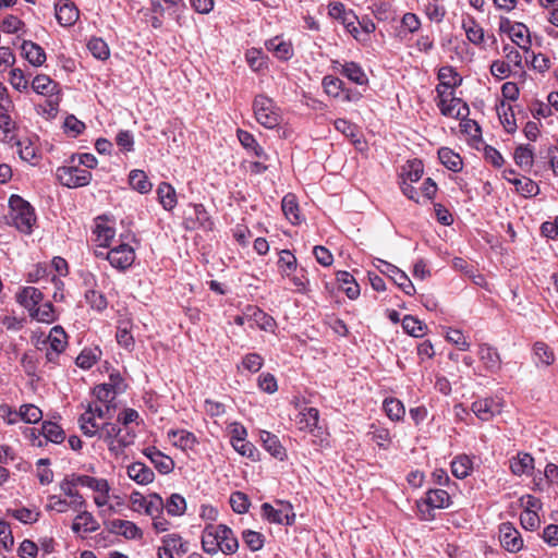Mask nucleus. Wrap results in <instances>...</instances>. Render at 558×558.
<instances>
[{
    "label": "nucleus",
    "instance_id": "4",
    "mask_svg": "<svg viewBox=\"0 0 558 558\" xmlns=\"http://www.w3.org/2000/svg\"><path fill=\"white\" fill-rule=\"evenodd\" d=\"M76 155H72L68 165L58 167L56 178L59 183L69 189L86 186L92 181V172L75 165Z\"/></svg>",
    "mask_w": 558,
    "mask_h": 558
},
{
    "label": "nucleus",
    "instance_id": "48",
    "mask_svg": "<svg viewBox=\"0 0 558 558\" xmlns=\"http://www.w3.org/2000/svg\"><path fill=\"white\" fill-rule=\"evenodd\" d=\"M533 350L537 360V364L539 363L544 366H549L555 362L554 351L545 342H535Z\"/></svg>",
    "mask_w": 558,
    "mask_h": 558
},
{
    "label": "nucleus",
    "instance_id": "24",
    "mask_svg": "<svg viewBox=\"0 0 558 558\" xmlns=\"http://www.w3.org/2000/svg\"><path fill=\"white\" fill-rule=\"evenodd\" d=\"M533 468L534 458L530 453L520 452L515 458L510 460V470L517 476L529 473Z\"/></svg>",
    "mask_w": 558,
    "mask_h": 558
},
{
    "label": "nucleus",
    "instance_id": "44",
    "mask_svg": "<svg viewBox=\"0 0 558 558\" xmlns=\"http://www.w3.org/2000/svg\"><path fill=\"white\" fill-rule=\"evenodd\" d=\"M143 509L149 517L161 514L165 509V502L157 493L149 494L147 500H142Z\"/></svg>",
    "mask_w": 558,
    "mask_h": 558
},
{
    "label": "nucleus",
    "instance_id": "5",
    "mask_svg": "<svg viewBox=\"0 0 558 558\" xmlns=\"http://www.w3.org/2000/svg\"><path fill=\"white\" fill-rule=\"evenodd\" d=\"M253 111L256 121L266 129H275L280 124L279 108L271 98L265 95H257L254 98Z\"/></svg>",
    "mask_w": 558,
    "mask_h": 558
},
{
    "label": "nucleus",
    "instance_id": "26",
    "mask_svg": "<svg viewBox=\"0 0 558 558\" xmlns=\"http://www.w3.org/2000/svg\"><path fill=\"white\" fill-rule=\"evenodd\" d=\"M157 195L159 203L165 210H172L177 205V194L174 187L167 183L161 182L157 187Z\"/></svg>",
    "mask_w": 558,
    "mask_h": 558
},
{
    "label": "nucleus",
    "instance_id": "25",
    "mask_svg": "<svg viewBox=\"0 0 558 558\" xmlns=\"http://www.w3.org/2000/svg\"><path fill=\"white\" fill-rule=\"evenodd\" d=\"M248 315L251 320V326L255 324L257 327H259L262 330L265 331H274V328L276 327L275 319L266 314L264 311H262L258 307H248Z\"/></svg>",
    "mask_w": 558,
    "mask_h": 558
},
{
    "label": "nucleus",
    "instance_id": "42",
    "mask_svg": "<svg viewBox=\"0 0 558 558\" xmlns=\"http://www.w3.org/2000/svg\"><path fill=\"white\" fill-rule=\"evenodd\" d=\"M472 470V461L465 456L456 457L451 462V472L457 478H465Z\"/></svg>",
    "mask_w": 558,
    "mask_h": 558
},
{
    "label": "nucleus",
    "instance_id": "6",
    "mask_svg": "<svg viewBox=\"0 0 558 558\" xmlns=\"http://www.w3.org/2000/svg\"><path fill=\"white\" fill-rule=\"evenodd\" d=\"M436 92L439 98L437 106L441 114L454 119H464L469 116L470 109L468 104L461 98L456 97L453 90L447 92L436 88Z\"/></svg>",
    "mask_w": 558,
    "mask_h": 558
},
{
    "label": "nucleus",
    "instance_id": "47",
    "mask_svg": "<svg viewBox=\"0 0 558 558\" xmlns=\"http://www.w3.org/2000/svg\"><path fill=\"white\" fill-rule=\"evenodd\" d=\"M57 84L45 74L36 75L32 82L34 92L40 95H52Z\"/></svg>",
    "mask_w": 558,
    "mask_h": 558
},
{
    "label": "nucleus",
    "instance_id": "56",
    "mask_svg": "<svg viewBox=\"0 0 558 558\" xmlns=\"http://www.w3.org/2000/svg\"><path fill=\"white\" fill-rule=\"evenodd\" d=\"M323 87L328 96L340 99L343 92V82L335 76H325L323 80Z\"/></svg>",
    "mask_w": 558,
    "mask_h": 558
},
{
    "label": "nucleus",
    "instance_id": "12",
    "mask_svg": "<svg viewBox=\"0 0 558 558\" xmlns=\"http://www.w3.org/2000/svg\"><path fill=\"white\" fill-rule=\"evenodd\" d=\"M54 10L56 19L61 26H72L78 20L80 11L71 0H58Z\"/></svg>",
    "mask_w": 558,
    "mask_h": 558
},
{
    "label": "nucleus",
    "instance_id": "23",
    "mask_svg": "<svg viewBox=\"0 0 558 558\" xmlns=\"http://www.w3.org/2000/svg\"><path fill=\"white\" fill-rule=\"evenodd\" d=\"M238 138L241 143V145L250 153H252L254 156L267 159L268 156L266 155L264 148L257 143L254 135L251 134L247 131L239 129L236 132Z\"/></svg>",
    "mask_w": 558,
    "mask_h": 558
},
{
    "label": "nucleus",
    "instance_id": "3",
    "mask_svg": "<svg viewBox=\"0 0 558 558\" xmlns=\"http://www.w3.org/2000/svg\"><path fill=\"white\" fill-rule=\"evenodd\" d=\"M96 436L108 444V448L111 452L119 454L124 448L133 444L135 433L128 428L123 432L118 424L107 422L98 427V434Z\"/></svg>",
    "mask_w": 558,
    "mask_h": 558
},
{
    "label": "nucleus",
    "instance_id": "55",
    "mask_svg": "<svg viewBox=\"0 0 558 558\" xmlns=\"http://www.w3.org/2000/svg\"><path fill=\"white\" fill-rule=\"evenodd\" d=\"M19 415L25 423L35 424L41 420L43 412L34 404H23L20 408Z\"/></svg>",
    "mask_w": 558,
    "mask_h": 558
},
{
    "label": "nucleus",
    "instance_id": "33",
    "mask_svg": "<svg viewBox=\"0 0 558 558\" xmlns=\"http://www.w3.org/2000/svg\"><path fill=\"white\" fill-rule=\"evenodd\" d=\"M337 280L349 299L354 300L360 295V287L351 274L338 271Z\"/></svg>",
    "mask_w": 558,
    "mask_h": 558
},
{
    "label": "nucleus",
    "instance_id": "19",
    "mask_svg": "<svg viewBox=\"0 0 558 558\" xmlns=\"http://www.w3.org/2000/svg\"><path fill=\"white\" fill-rule=\"evenodd\" d=\"M43 292L35 287H24L17 294L16 301L29 313L33 312L43 301Z\"/></svg>",
    "mask_w": 558,
    "mask_h": 558
},
{
    "label": "nucleus",
    "instance_id": "45",
    "mask_svg": "<svg viewBox=\"0 0 558 558\" xmlns=\"http://www.w3.org/2000/svg\"><path fill=\"white\" fill-rule=\"evenodd\" d=\"M403 330L412 337L420 338L425 335L427 326L412 315H405L402 319Z\"/></svg>",
    "mask_w": 558,
    "mask_h": 558
},
{
    "label": "nucleus",
    "instance_id": "34",
    "mask_svg": "<svg viewBox=\"0 0 558 558\" xmlns=\"http://www.w3.org/2000/svg\"><path fill=\"white\" fill-rule=\"evenodd\" d=\"M515 163L524 169L531 170L534 163V151L531 145H519L513 155Z\"/></svg>",
    "mask_w": 558,
    "mask_h": 558
},
{
    "label": "nucleus",
    "instance_id": "36",
    "mask_svg": "<svg viewBox=\"0 0 558 558\" xmlns=\"http://www.w3.org/2000/svg\"><path fill=\"white\" fill-rule=\"evenodd\" d=\"M266 48L281 60H288L292 56L291 45L279 37L267 40Z\"/></svg>",
    "mask_w": 558,
    "mask_h": 558
},
{
    "label": "nucleus",
    "instance_id": "59",
    "mask_svg": "<svg viewBox=\"0 0 558 558\" xmlns=\"http://www.w3.org/2000/svg\"><path fill=\"white\" fill-rule=\"evenodd\" d=\"M77 512L76 520H80L83 523V532L93 533L99 529V524L94 518V515L86 510V508H81L80 510H74Z\"/></svg>",
    "mask_w": 558,
    "mask_h": 558
},
{
    "label": "nucleus",
    "instance_id": "39",
    "mask_svg": "<svg viewBox=\"0 0 558 558\" xmlns=\"http://www.w3.org/2000/svg\"><path fill=\"white\" fill-rule=\"evenodd\" d=\"M92 490L96 493L94 502L97 507L101 508L108 504L110 485L107 480L96 477Z\"/></svg>",
    "mask_w": 558,
    "mask_h": 558
},
{
    "label": "nucleus",
    "instance_id": "40",
    "mask_svg": "<svg viewBox=\"0 0 558 558\" xmlns=\"http://www.w3.org/2000/svg\"><path fill=\"white\" fill-rule=\"evenodd\" d=\"M165 509L169 515L180 517L185 513L186 501L185 498L180 494H172L165 502Z\"/></svg>",
    "mask_w": 558,
    "mask_h": 558
},
{
    "label": "nucleus",
    "instance_id": "63",
    "mask_svg": "<svg viewBox=\"0 0 558 558\" xmlns=\"http://www.w3.org/2000/svg\"><path fill=\"white\" fill-rule=\"evenodd\" d=\"M97 240L100 241V246L109 247L110 242L113 240L116 230L104 223H97L95 231Z\"/></svg>",
    "mask_w": 558,
    "mask_h": 558
},
{
    "label": "nucleus",
    "instance_id": "13",
    "mask_svg": "<svg viewBox=\"0 0 558 558\" xmlns=\"http://www.w3.org/2000/svg\"><path fill=\"white\" fill-rule=\"evenodd\" d=\"M84 283L85 286L89 287V289H87L84 294L86 303L90 306L92 310L99 313L104 312L108 306V301L102 292L93 288L96 284L94 275L88 274L84 278Z\"/></svg>",
    "mask_w": 558,
    "mask_h": 558
},
{
    "label": "nucleus",
    "instance_id": "35",
    "mask_svg": "<svg viewBox=\"0 0 558 558\" xmlns=\"http://www.w3.org/2000/svg\"><path fill=\"white\" fill-rule=\"evenodd\" d=\"M341 73L357 85H365L368 82L366 73L355 62H347L343 64Z\"/></svg>",
    "mask_w": 558,
    "mask_h": 558
},
{
    "label": "nucleus",
    "instance_id": "27",
    "mask_svg": "<svg viewBox=\"0 0 558 558\" xmlns=\"http://www.w3.org/2000/svg\"><path fill=\"white\" fill-rule=\"evenodd\" d=\"M478 355L488 371L495 372L500 368V356L495 348L482 344L480 345Z\"/></svg>",
    "mask_w": 558,
    "mask_h": 558
},
{
    "label": "nucleus",
    "instance_id": "20",
    "mask_svg": "<svg viewBox=\"0 0 558 558\" xmlns=\"http://www.w3.org/2000/svg\"><path fill=\"white\" fill-rule=\"evenodd\" d=\"M126 473L131 480L140 485H148L155 478L154 471L148 465L140 461L130 464Z\"/></svg>",
    "mask_w": 558,
    "mask_h": 558
},
{
    "label": "nucleus",
    "instance_id": "22",
    "mask_svg": "<svg viewBox=\"0 0 558 558\" xmlns=\"http://www.w3.org/2000/svg\"><path fill=\"white\" fill-rule=\"evenodd\" d=\"M438 78L440 83L436 88H440L444 90H453L454 87L460 86L462 83V77L456 72L452 66H442L438 71Z\"/></svg>",
    "mask_w": 558,
    "mask_h": 558
},
{
    "label": "nucleus",
    "instance_id": "60",
    "mask_svg": "<svg viewBox=\"0 0 558 558\" xmlns=\"http://www.w3.org/2000/svg\"><path fill=\"white\" fill-rule=\"evenodd\" d=\"M424 172V167L421 160L414 159L409 161L403 173V180H409L410 182H417Z\"/></svg>",
    "mask_w": 558,
    "mask_h": 558
},
{
    "label": "nucleus",
    "instance_id": "30",
    "mask_svg": "<svg viewBox=\"0 0 558 558\" xmlns=\"http://www.w3.org/2000/svg\"><path fill=\"white\" fill-rule=\"evenodd\" d=\"M129 183L133 190L141 194H147L151 191L153 184L143 170L134 169L129 174Z\"/></svg>",
    "mask_w": 558,
    "mask_h": 558
},
{
    "label": "nucleus",
    "instance_id": "50",
    "mask_svg": "<svg viewBox=\"0 0 558 558\" xmlns=\"http://www.w3.org/2000/svg\"><path fill=\"white\" fill-rule=\"evenodd\" d=\"M278 267L283 276H291L296 270V258L289 250L279 253Z\"/></svg>",
    "mask_w": 558,
    "mask_h": 558
},
{
    "label": "nucleus",
    "instance_id": "18",
    "mask_svg": "<svg viewBox=\"0 0 558 558\" xmlns=\"http://www.w3.org/2000/svg\"><path fill=\"white\" fill-rule=\"evenodd\" d=\"M143 453L150 460V462L161 474H169L174 468L173 460L170 457L163 454L156 447H147L144 449Z\"/></svg>",
    "mask_w": 558,
    "mask_h": 558
},
{
    "label": "nucleus",
    "instance_id": "1",
    "mask_svg": "<svg viewBox=\"0 0 558 558\" xmlns=\"http://www.w3.org/2000/svg\"><path fill=\"white\" fill-rule=\"evenodd\" d=\"M202 548L209 555H216L218 551L232 555L239 548V541L228 525L209 523L202 533Z\"/></svg>",
    "mask_w": 558,
    "mask_h": 558
},
{
    "label": "nucleus",
    "instance_id": "57",
    "mask_svg": "<svg viewBox=\"0 0 558 558\" xmlns=\"http://www.w3.org/2000/svg\"><path fill=\"white\" fill-rule=\"evenodd\" d=\"M242 538L246 546L252 551H257L263 548L265 537L262 533L253 531V530H244L242 532Z\"/></svg>",
    "mask_w": 558,
    "mask_h": 558
},
{
    "label": "nucleus",
    "instance_id": "38",
    "mask_svg": "<svg viewBox=\"0 0 558 558\" xmlns=\"http://www.w3.org/2000/svg\"><path fill=\"white\" fill-rule=\"evenodd\" d=\"M41 434L47 441L54 444H61L65 438L64 430L61 428V426L51 421H45L43 423Z\"/></svg>",
    "mask_w": 558,
    "mask_h": 558
},
{
    "label": "nucleus",
    "instance_id": "43",
    "mask_svg": "<svg viewBox=\"0 0 558 558\" xmlns=\"http://www.w3.org/2000/svg\"><path fill=\"white\" fill-rule=\"evenodd\" d=\"M509 37L515 45L525 50H529L531 45L529 28L523 23H514V28H512Z\"/></svg>",
    "mask_w": 558,
    "mask_h": 558
},
{
    "label": "nucleus",
    "instance_id": "9",
    "mask_svg": "<svg viewBox=\"0 0 558 558\" xmlns=\"http://www.w3.org/2000/svg\"><path fill=\"white\" fill-rule=\"evenodd\" d=\"M135 257L134 248L124 242L110 248L109 252L106 253V259L113 268L120 271H124L130 268L133 265Z\"/></svg>",
    "mask_w": 558,
    "mask_h": 558
},
{
    "label": "nucleus",
    "instance_id": "31",
    "mask_svg": "<svg viewBox=\"0 0 558 558\" xmlns=\"http://www.w3.org/2000/svg\"><path fill=\"white\" fill-rule=\"evenodd\" d=\"M168 437L173 439L174 446L186 450V449H193V447L197 444V439L195 435L191 432L181 429V430H174L170 429L168 432Z\"/></svg>",
    "mask_w": 558,
    "mask_h": 558
},
{
    "label": "nucleus",
    "instance_id": "28",
    "mask_svg": "<svg viewBox=\"0 0 558 558\" xmlns=\"http://www.w3.org/2000/svg\"><path fill=\"white\" fill-rule=\"evenodd\" d=\"M438 158L440 162L449 170L459 172L462 170V159L459 154L454 153L448 147H441L438 150Z\"/></svg>",
    "mask_w": 558,
    "mask_h": 558
},
{
    "label": "nucleus",
    "instance_id": "15",
    "mask_svg": "<svg viewBox=\"0 0 558 558\" xmlns=\"http://www.w3.org/2000/svg\"><path fill=\"white\" fill-rule=\"evenodd\" d=\"M259 439L264 449L269 452L271 457L279 461H283L287 458V451L277 435L267 430H260Z\"/></svg>",
    "mask_w": 558,
    "mask_h": 558
},
{
    "label": "nucleus",
    "instance_id": "54",
    "mask_svg": "<svg viewBox=\"0 0 558 558\" xmlns=\"http://www.w3.org/2000/svg\"><path fill=\"white\" fill-rule=\"evenodd\" d=\"M49 349L63 351L66 344V335L61 326H54L48 337Z\"/></svg>",
    "mask_w": 558,
    "mask_h": 558
},
{
    "label": "nucleus",
    "instance_id": "52",
    "mask_svg": "<svg viewBox=\"0 0 558 558\" xmlns=\"http://www.w3.org/2000/svg\"><path fill=\"white\" fill-rule=\"evenodd\" d=\"M45 508L47 511H56L58 513H64L69 509L74 511V506L71 501L58 495L48 496V502Z\"/></svg>",
    "mask_w": 558,
    "mask_h": 558
},
{
    "label": "nucleus",
    "instance_id": "62",
    "mask_svg": "<svg viewBox=\"0 0 558 558\" xmlns=\"http://www.w3.org/2000/svg\"><path fill=\"white\" fill-rule=\"evenodd\" d=\"M231 446L242 457H245L252 461H257L259 459V452L257 448L246 439Z\"/></svg>",
    "mask_w": 558,
    "mask_h": 558
},
{
    "label": "nucleus",
    "instance_id": "32",
    "mask_svg": "<svg viewBox=\"0 0 558 558\" xmlns=\"http://www.w3.org/2000/svg\"><path fill=\"white\" fill-rule=\"evenodd\" d=\"M505 179L512 183L515 186V190L524 197H532L539 193L537 183L529 178L518 179L506 175Z\"/></svg>",
    "mask_w": 558,
    "mask_h": 558
},
{
    "label": "nucleus",
    "instance_id": "58",
    "mask_svg": "<svg viewBox=\"0 0 558 558\" xmlns=\"http://www.w3.org/2000/svg\"><path fill=\"white\" fill-rule=\"evenodd\" d=\"M229 501L232 510L240 514L247 512L251 506L248 497L242 492H233Z\"/></svg>",
    "mask_w": 558,
    "mask_h": 558
},
{
    "label": "nucleus",
    "instance_id": "49",
    "mask_svg": "<svg viewBox=\"0 0 558 558\" xmlns=\"http://www.w3.org/2000/svg\"><path fill=\"white\" fill-rule=\"evenodd\" d=\"M89 52L98 60H107L110 56L108 44L99 37H93L87 43Z\"/></svg>",
    "mask_w": 558,
    "mask_h": 558
},
{
    "label": "nucleus",
    "instance_id": "61",
    "mask_svg": "<svg viewBox=\"0 0 558 558\" xmlns=\"http://www.w3.org/2000/svg\"><path fill=\"white\" fill-rule=\"evenodd\" d=\"M8 513L24 524H32L38 521L40 513L33 512L28 508L9 510Z\"/></svg>",
    "mask_w": 558,
    "mask_h": 558
},
{
    "label": "nucleus",
    "instance_id": "17",
    "mask_svg": "<svg viewBox=\"0 0 558 558\" xmlns=\"http://www.w3.org/2000/svg\"><path fill=\"white\" fill-rule=\"evenodd\" d=\"M450 505V496L445 489H429L423 502H418V508L424 513L423 507L432 509H442Z\"/></svg>",
    "mask_w": 558,
    "mask_h": 558
},
{
    "label": "nucleus",
    "instance_id": "46",
    "mask_svg": "<svg viewBox=\"0 0 558 558\" xmlns=\"http://www.w3.org/2000/svg\"><path fill=\"white\" fill-rule=\"evenodd\" d=\"M384 410L391 421H400L405 414L403 403L395 398H387L384 401Z\"/></svg>",
    "mask_w": 558,
    "mask_h": 558
},
{
    "label": "nucleus",
    "instance_id": "53",
    "mask_svg": "<svg viewBox=\"0 0 558 558\" xmlns=\"http://www.w3.org/2000/svg\"><path fill=\"white\" fill-rule=\"evenodd\" d=\"M163 547L177 554H185L187 551V543L182 541L179 534H168L162 537Z\"/></svg>",
    "mask_w": 558,
    "mask_h": 558
},
{
    "label": "nucleus",
    "instance_id": "7",
    "mask_svg": "<svg viewBox=\"0 0 558 558\" xmlns=\"http://www.w3.org/2000/svg\"><path fill=\"white\" fill-rule=\"evenodd\" d=\"M314 405L311 398L295 397L293 421L300 430L313 432Z\"/></svg>",
    "mask_w": 558,
    "mask_h": 558
},
{
    "label": "nucleus",
    "instance_id": "14",
    "mask_svg": "<svg viewBox=\"0 0 558 558\" xmlns=\"http://www.w3.org/2000/svg\"><path fill=\"white\" fill-rule=\"evenodd\" d=\"M60 490L65 497L69 498L71 504L74 506V510L86 508L87 502L82 494L77 490L78 484L74 481L73 473L66 475L59 484Z\"/></svg>",
    "mask_w": 558,
    "mask_h": 558
},
{
    "label": "nucleus",
    "instance_id": "11",
    "mask_svg": "<svg viewBox=\"0 0 558 558\" xmlns=\"http://www.w3.org/2000/svg\"><path fill=\"white\" fill-rule=\"evenodd\" d=\"M471 409L481 421H489L501 413L502 404L496 398H485L474 401Z\"/></svg>",
    "mask_w": 558,
    "mask_h": 558
},
{
    "label": "nucleus",
    "instance_id": "2",
    "mask_svg": "<svg viewBox=\"0 0 558 558\" xmlns=\"http://www.w3.org/2000/svg\"><path fill=\"white\" fill-rule=\"evenodd\" d=\"M9 205L14 227L22 233L31 234L37 220L34 207L19 195H12Z\"/></svg>",
    "mask_w": 558,
    "mask_h": 558
},
{
    "label": "nucleus",
    "instance_id": "64",
    "mask_svg": "<svg viewBox=\"0 0 558 558\" xmlns=\"http://www.w3.org/2000/svg\"><path fill=\"white\" fill-rule=\"evenodd\" d=\"M371 439L376 442V445L386 450L391 442V436L387 428L384 427H375L373 432L369 433Z\"/></svg>",
    "mask_w": 558,
    "mask_h": 558
},
{
    "label": "nucleus",
    "instance_id": "29",
    "mask_svg": "<svg viewBox=\"0 0 558 558\" xmlns=\"http://www.w3.org/2000/svg\"><path fill=\"white\" fill-rule=\"evenodd\" d=\"M78 423H80V428L85 436L94 437L98 434L99 426L95 422L94 410H93L92 403H89L87 405L85 413H83L80 416Z\"/></svg>",
    "mask_w": 558,
    "mask_h": 558
},
{
    "label": "nucleus",
    "instance_id": "37",
    "mask_svg": "<svg viewBox=\"0 0 558 558\" xmlns=\"http://www.w3.org/2000/svg\"><path fill=\"white\" fill-rule=\"evenodd\" d=\"M282 211L287 219L293 223H300V215H299V205L296 203V197L293 194H287L282 198L281 203Z\"/></svg>",
    "mask_w": 558,
    "mask_h": 558
},
{
    "label": "nucleus",
    "instance_id": "21",
    "mask_svg": "<svg viewBox=\"0 0 558 558\" xmlns=\"http://www.w3.org/2000/svg\"><path fill=\"white\" fill-rule=\"evenodd\" d=\"M21 50L22 56L34 66H40L46 61L45 50L32 40H23Z\"/></svg>",
    "mask_w": 558,
    "mask_h": 558
},
{
    "label": "nucleus",
    "instance_id": "8",
    "mask_svg": "<svg viewBox=\"0 0 558 558\" xmlns=\"http://www.w3.org/2000/svg\"><path fill=\"white\" fill-rule=\"evenodd\" d=\"M276 504L279 508H275L268 502L263 504V517L270 523L291 525L295 519L291 505L282 500H278Z\"/></svg>",
    "mask_w": 558,
    "mask_h": 558
},
{
    "label": "nucleus",
    "instance_id": "51",
    "mask_svg": "<svg viewBox=\"0 0 558 558\" xmlns=\"http://www.w3.org/2000/svg\"><path fill=\"white\" fill-rule=\"evenodd\" d=\"M31 317L40 323H52L56 319L54 308L51 302H46L38 305L33 312L29 313Z\"/></svg>",
    "mask_w": 558,
    "mask_h": 558
},
{
    "label": "nucleus",
    "instance_id": "16",
    "mask_svg": "<svg viewBox=\"0 0 558 558\" xmlns=\"http://www.w3.org/2000/svg\"><path fill=\"white\" fill-rule=\"evenodd\" d=\"M500 542L504 548L510 553H517L523 546V541L519 531L510 523H504L500 526Z\"/></svg>",
    "mask_w": 558,
    "mask_h": 558
},
{
    "label": "nucleus",
    "instance_id": "10",
    "mask_svg": "<svg viewBox=\"0 0 558 558\" xmlns=\"http://www.w3.org/2000/svg\"><path fill=\"white\" fill-rule=\"evenodd\" d=\"M378 263L379 271L389 277L405 294L413 295L415 293V288L404 271L388 262L379 259Z\"/></svg>",
    "mask_w": 558,
    "mask_h": 558
},
{
    "label": "nucleus",
    "instance_id": "41",
    "mask_svg": "<svg viewBox=\"0 0 558 558\" xmlns=\"http://www.w3.org/2000/svg\"><path fill=\"white\" fill-rule=\"evenodd\" d=\"M463 29L466 38L474 45H481L484 41V29L475 22L473 17L463 21Z\"/></svg>",
    "mask_w": 558,
    "mask_h": 558
}]
</instances>
